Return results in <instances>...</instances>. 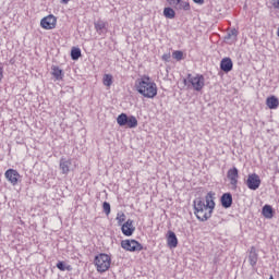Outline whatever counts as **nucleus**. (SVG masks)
I'll list each match as a JSON object with an SVG mask.
<instances>
[{"label": "nucleus", "mask_w": 279, "mask_h": 279, "mask_svg": "<svg viewBox=\"0 0 279 279\" xmlns=\"http://www.w3.org/2000/svg\"><path fill=\"white\" fill-rule=\"evenodd\" d=\"M163 15L166 19H175V11L171 8H165Z\"/></svg>", "instance_id": "nucleus-23"}, {"label": "nucleus", "mask_w": 279, "mask_h": 279, "mask_svg": "<svg viewBox=\"0 0 279 279\" xmlns=\"http://www.w3.org/2000/svg\"><path fill=\"white\" fill-rule=\"evenodd\" d=\"M94 263L97 267V271H99V274H104L110 269L111 259L108 254L101 253L95 257Z\"/></svg>", "instance_id": "nucleus-3"}, {"label": "nucleus", "mask_w": 279, "mask_h": 279, "mask_svg": "<svg viewBox=\"0 0 279 279\" xmlns=\"http://www.w3.org/2000/svg\"><path fill=\"white\" fill-rule=\"evenodd\" d=\"M231 38H233L232 40H236V37L226 36L225 37V43H228V40H230Z\"/></svg>", "instance_id": "nucleus-33"}, {"label": "nucleus", "mask_w": 279, "mask_h": 279, "mask_svg": "<svg viewBox=\"0 0 279 279\" xmlns=\"http://www.w3.org/2000/svg\"><path fill=\"white\" fill-rule=\"evenodd\" d=\"M104 85L105 86H112V75L110 74H105L102 78Z\"/></svg>", "instance_id": "nucleus-25"}, {"label": "nucleus", "mask_w": 279, "mask_h": 279, "mask_svg": "<svg viewBox=\"0 0 279 279\" xmlns=\"http://www.w3.org/2000/svg\"><path fill=\"white\" fill-rule=\"evenodd\" d=\"M56 23H58L56 16L48 15L41 20L40 25L44 29H53L56 27Z\"/></svg>", "instance_id": "nucleus-9"}, {"label": "nucleus", "mask_w": 279, "mask_h": 279, "mask_svg": "<svg viewBox=\"0 0 279 279\" xmlns=\"http://www.w3.org/2000/svg\"><path fill=\"white\" fill-rule=\"evenodd\" d=\"M161 60H163V62H169V60H171V53L162 54Z\"/></svg>", "instance_id": "nucleus-29"}, {"label": "nucleus", "mask_w": 279, "mask_h": 279, "mask_svg": "<svg viewBox=\"0 0 279 279\" xmlns=\"http://www.w3.org/2000/svg\"><path fill=\"white\" fill-rule=\"evenodd\" d=\"M180 0H168V3L172 5V8H175L178 5Z\"/></svg>", "instance_id": "nucleus-31"}, {"label": "nucleus", "mask_w": 279, "mask_h": 279, "mask_svg": "<svg viewBox=\"0 0 279 279\" xmlns=\"http://www.w3.org/2000/svg\"><path fill=\"white\" fill-rule=\"evenodd\" d=\"M234 64L232 63V59L223 58L220 62V69L223 73H230L232 71Z\"/></svg>", "instance_id": "nucleus-12"}, {"label": "nucleus", "mask_w": 279, "mask_h": 279, "mask_svg": "<svg viewBox=\"0 0 279 279\" xmlns=\"http://www.w3.org/2000/svg\"><path fill=\"white\" fill-rule=\"evenodd\" d=\"M246 186L251 191H257V189H259L260 186V177H258V174L256 173L248 174V178L246 180Z\"/></svg>", "instance_id": "nucleus-7"}, {"label": "nucleus", "mask_w": 279, "mask_h": 279, "mask_svg": "<svg viewBox=\"0 0 279 279\" xmlns=\"http://www.w3.org/2000/svg\"><path fill=\"white\" fill-rule=\"evenodd\" d=\"M213 192H208L205 196V202L202 198L194 201V214L198 221H208L213 217V210H215V201Z\"/></svg>", "instance_id": "nucleus-1"}, {"label": "nucleus", "mask_w": 279, "mask_h": 279, "mask_svg": "<svg viewBox=\"0 0 279 279\" xmlns=\"http://www.w3.org/2000/svg\"><path fill=\"white\" fill-rule=\"evenodd\" d=\"M189 84H191L192 88L196 90L197 93H201V90L206 86V78H204V75L196 74L193 76V74H187Z\"/></svg>", "instance_id": "nucleus-5"}, {"label": "nucleus", "mask_w": 279, "mask_h": 279, "mask_svg": "<svg viewBox=\"0 0 279 279\" xmlns=\"http://www.w3.org/2000/svg\"><path fill=\"white\" fill-rule=\"evenodd\" d=\"M60 1H61V3L66 4V3H69L70 0H60Z\"/></svg>", "instance_id": "nucleus-37"}, {"label": "nucleus", "mask_w": 279, "mask_h": 279, "mask_svg": "<svg viewBox=\"0 0 279 279\" xmlns=\"http://www.w3.org/2000/svg\"><path fill=\"white\" fill-rule=\"evenodd\" d=\"M266 106H268V108L270 110H276V108H278V106H279L278 97H276V96L268 97L266 99Z\"/></svg>", "instance_id": "nucleus-17"}, {"label": "nucleus", "mask_w": 279, "mask_h": 279, "mask_svg": "<svg viewBox=\"0 0 279 279\" xmlns=\"http://www.w3.org/2000/svg\"><path fill=\"white\" fill-rule=\"evenodd\" d=\"M183 84H184L185 86H189V84H191V83H189V76L183 80Z\"/></svg>", "instance_id": "nucleus-36"}, {"label": "nucleus", "mask_w": 279, "mask_h": 279, "mask_svg": "<svg viewBox=\"0 0 279 279\" xmlns=\"http://www.w3.org/2000/svg\"><path fill=\"white\" fill-rule=\"evenodd\" d=\"M220 202H221L222 208H231L232 207V194L231 193L222 194Z\"/></svg>", "instance_id": "nucleus-14"}, {"label": "nucleus", "mask_w": 279, "mask_h": 279, "mask_svg": "<svg viewBox=\"0 0 279 279\" xmlns=\"http://www.w3.org/2000/svg\"><path fill=\"white\" fill-rule=\"evenodd\" d=\"M51 71L54 80H62L64 77V72L58 65H52Z\"/></svg>", "instance_id": "nucleus-19"}, {"label": "nucleus", "mask_w": 279, "mask_h": 279, "mask_svg": "<svg viewBox=\"0 0 279 279\" xmlns=\"http://www.w3.org/2000/svg\"><path fill=\"white\" fill-rule=\"evenodd\" d=\"M227 178L230 180L231 186L236 189V184H239V169H236V167L229 169Z\"/></svg>", "instance_id": "nucleus-8"}, {"label": "nucleus", "mask_w": 279, "mask_h": 279, "mask_svg": "<svg viewBox=\"0 0 279 279\" xmlns=\"http://www.w3.org/2000/svg\"><path fill=\"white\" fill-rule=\"evenodd\" d=\"M95 28L99 35L106 34V22L99 20L98 22L95 23Z\"/></svg>", "instance_id": "nucleus-21"}, {"label": "nucleus", "mask_w": 279, "mask_h": 279, "mask_svg": "<svg viewBox=\"0 0 279 279\" xmlns=\"http://www.w3.org/2000/svg\"><path fill=\"white\" fill-rule=\"evenodd\" d=\"M270 3L276 10H279V0H270Z\"/></svg>", "instance_id": "nucleus-30"}, {"label": "nucleus", "mask_w": 279, "mask_h": 279, "mask_svg": "<svg viewBox=\"0 0 279 279\" xmlns=\"http://www.w3.org/2000/svg\"><path fill=\"white\" fill-rule=\"evenodd\" d=\"M262 214L265 219H274V207H271V205H265L262 209Z\"/></svg>", "instance_id": "nucleus-18"}, {"label": "nucleus", "mask_w": 279, "mask_h": 279, "mask_svg": "<svg viewBox=\"0 0 279 279\" xmlns=\"http://www.w3.org/2000/svg\"><path fill=\"white\" fill-rule=\"evenodd\" d=\"M248 262L250 265L253 267H256V264L258 263V253H256V247L252 246L250 254H248Z\"/></svg>", "instance_id": "nucleus-16"}, {"label": "nucleus", "mask_w": 279, "mask_h": 279, "mask_svg": "<svg viewBox=\"0 0 279 279\" xmlns=\"http://www.w3.org/2000/svg\"><path fill=\"white\" fill-rule=\"evenodd\" d=\"M175 10H184L185 12H189L191 10V4L186 1L179 0V3L174 7Z\"/></svg>", "instance_id": "nucleus-20"}, {"label": "nucleus", "mask_w": 279, "mask_h": 279, "mask_svg": "<svg viewBox=\"0 0 279 279\" xmlns=\"http://www.w3.org/2000/svg\"><path fill=\"white\" fill-rule=\"evenodd\" d=\"M57 268H59L60 271H71V266H66L64 262H59Z\"/></svg>", "instance_id": "nucleus-24"}, {"label": "nucleus", "mask_w": 279, "mask_h": 279, "mask_svg": "<svg viewBox=\"0 0 279 279\" xmlns=\"http://www.w3.org/2000/svg\"><path fill=\"white\" fill-rule=\"evenodd\" d=\"M135 88L140 95L146 97L147 99H154L158 95V87L156 83L151 82L149 76H143L135 82Z\"/></svg>", "instance_id": "nucleus-2"}, {"label": "nucleus", "mask_w": 279, "mask_h": 279, "mask_svg": "<svg viewBox=\"0 0 279 279\" xmlns=\"http://www.w3.org/2000/svg\"><path fill=\"white\" fill-rule=\"evenodd\" d=\"M122 233L124 236H132L134 234V230H136V227H134V220L128 219L124 225H122Z\"/></svg>", "instance_id": "nucleus-10"}, {"label": "nucleus", "mask_w": 279, "mask_h": 279, "mask_svg": "<svg viewBox=\"0 0 279 279\" xmlns=\"http://www.w3.org/2000/svg\"><path fill=\"white\" fill-rule=\"evenodd\" d=\"M3 80V68L0 66V82Z\"/></svg>", "instance_id": "nucleus-35"}, {"label": "nucleus", "mask_w": 279, "mask_h": 279, "mask_svg": "<svg viewBox=\"0 0 279 279\" xmlns=\"http://www.w3.org/2000/svg\"><path fill=\"white\" fill-rule=\"evenodd\" d=\"M172 58H173L174 60H178V61L183 60V58H184V52H182V51H180V50H177V51L172 52Z\"/></svg>", "instance_id": "nucleus-26"}, {"label": "nucleus", "mask_w": 279, "mask_h": 279, "mask_svg": "<svg viewBox=\"0 0 279 279\" xmlns=\"http://www.w3.org/2000/svg\"><path fill=\"white\" fill-rule=\"evenodd\" d=\"M60 169L64 175L71 171V159L61 158Z\"/></svg>", "instance_id": "nucleus-15"}, {"label": "nucleus", "mask_w": 279, "mask_h": 279, "mask_svg": "<svg viewBox=\"0 0 279 279\" xmlns=\"http://www.w3.org/2000/svg\"><path fill=\"white\" fill-rule=\"evenodd\" d=\"M117 221H118L119 226H121V223H123V221H125V214L124 213H118Z\"/></svg>", "instance_id": "nucleus-28"}, {"label": "nucleus", "mask_w": 279, "mask_h": 279, "mask_svg": "<svg viewBox=\"0 0 279 279\" xmlns=\"http://www.w3.org/2000/svg\"><path fill=\"white\" fill-rule=\"evenodd\" d=\"M102 209H104V213H105L107 216L110 215V211H111L110 203L104 202V203H102Z\"/></svg>", "instance_id": "nucleus-27"}, {"label": "nucleus", "mask_w": 279, "mask_h": 279, "mask_svg": "<svg viewBox=\"0 0 279 279\" xmlns=\"http://www.w3.org/2000/svg\"><path fill=\"white\" fill-rule=\"evenodd\" d=\"M5 178L15 186V184H19V172L14 169H9L5 171Z\"/></svg>", "instance_id": "nucleus-11"}, {"label": "nucleus", "mask_w": 279, "mask_h": 279, "mask_svg": "<svg viewBox=\"0 0 279 279\" xmlns=\"http://www.w3.org/2000/svg\"><path fill=\"white\" fill-rule=\"evenodd\" d=\"M167 244H168V247H170V248L178 247V236L175 235V232L168 231Z\"/></svg>", "instance_id": "nucleus-13"}, {"label": "nucleus", "mask_w": 279, "mask_h": 279, "mask_svg": "<svg viewBox=\"0 0 279 279\" xmlns=\"http://www.w3.org/2000/svg\"><path fill=\"white\" fill-rule=\"evenodd\" d=\"M239 32L236 29H232L231 33L228 34V36H236Z\"/></svg>", "instance_id": "nucleus-32"}, {"label": "nucleus", "mask_w": 279, "mask_h": 279, "mask_svg": "<svg viewBox=\"0 0 279 279\" xmlns=\"http://www.w3.org/2000/svg\"><path fill=\"white\" fill-rule=\"evenodd\" d=\"M72 60H80L82 58V50L80 48L73 47L71 50Z\"/></svg>", "instance_id": "nucleus-22"}, {"label": "nucleus", "mask_w": 279, "mask_h": 279, "mask_svg": "<svg viewBox=\"0 0 279 279\" xmlns=\"http://www.w3.org/2000/svg\"><path fill=\"white\" fill-rule=\"evenodd\" d=\"M194 3H197L198 5H204L205 0H193Z\"/></svg>", "instance_id": "nucleus-34"}, {"label": "nucleus", "mask_w": 279, "mask_h": 279, "mask_svg": "<svg viewBox=\"0 0 279 279\" xmlns=\"http://www.w3.org/2000/svg\"><path fill=\"white\" fill-rule=\"evenodd\" d=\"M121 247H122V250H125L126 252H142L143 244H141L136 240H122Z\"/></svg>", "instance_id": "nucleus-6"}, {"label": "nucleus", "mask_w": 279, "mask_h": 279, "mask_svg": "<svg viewBox=\"0 0 279 279\" xmlns=\"http://www.w3.org/2000/svg\"><path fill=\"white\" fill-rule=\"evenodd\" d=\"M117 123L120 128L134 129L138 126V120L134 116H128L126 113H121L117 118Z\"/></svg>", "instance_id": "nucleus-4"}]
</instances>
